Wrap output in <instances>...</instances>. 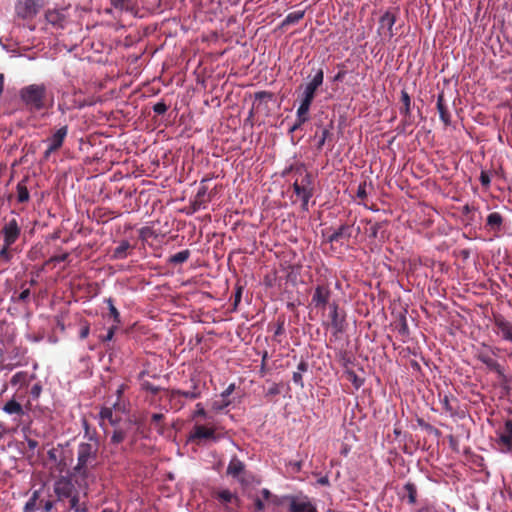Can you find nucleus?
<instances>
[{
  "label": "nucleus",
  "mask_w": 512,
  "mask_h": 512,
  "mask_svg": "<svg viewBox=\"0 0 512 512\" xmlns=\"http://www.w3.org/2000/svg\"><path fill=\"white\" fill-rule=\"evenodd\" d=\"M98 450L99 444L93 439L78 445L77 463L73 469L76 475L85 478L98 465Z\"/></svg>",
  "instance_id": "1"
},
{
  "label": "nucleus",
  "mask_w": 512,
  "mask_h": 512,
  "mask_svg": "<svg viewBox=\"0 0 512 512\" xmlns=\"http://www.w3.org/2000/svg\"><path fill=\"white\" fill-rule=\"evenodd\" d=\"M20 98L31 110L39 111L45 107L46 87L44 84H31L20 90Z\"/></svg>",
  "instance_id": "2"
},
{
  "label": "nucleus",
  "mask_w": 512,
  "mask_h": 512,
  "mask_svg": "<svg viewBox=\"0 0 512 512\" xmlns=\"http://www.w3.org/2000/svg\"><path fill=\"white\" fill-rule=\"evenodd\" d=\"M294 193L302 201V208L308 209V202L313 196L314 186L312 175L306 171L299 172V178L293 183Z\"/></svg>",
  "instance_id": "3"
},
{
  "label": "nucleus",
  "mask_w": 512,
  "mask_h": 512,
  "mask_svg": "<svg viewBox=\"0 0 512 512\" xmlns=\"http://www.w3.org/2000/svg\"><path fill=\"white\" fill-rule=\"evenodd\" d=\"M114 431L111 436V443L117 445L122 443L126 439L135 441L136 434V422L129 417L122 418L119 422L113 426Z\"/></svg>",
  "instance_id": "4"
},
{
  "label": "nucleus",
  "mask_w": 512,
  "mask_h": 512,
  "mask_svg": "<svg viewBox=\"0 0 512 512\" xmlns=\"http://www.w3.org/2000/svg\"><path fill=\"white\" fill-rule=\"evenodd\" d=\"M13 216L6 219L1 229L4 243L6 246H12L20 236L21 227L18 221V215L12 212Z\"/></svg>",
  "instance_id": "5"
},
{
  "label": "nucleus",
  "mask_w": 512,
  "mask_h": 512,
  "mask_svg": "<svg viewBox=\"0 0 512 512\" xmlns=\"http://www.w3.org/2000/svg\"><path fill=\"white\" fill-rule=\"evenodd\" d=\"M53 489L57 501L59 502L72 497L73 494L78 491L72 479L69 477H60L55 481Z\"/></svg>",
  "instance_id": "6"
},
{
  "label": "nucleus",
  "mask_w": 512,
  "mask_h": 512,
  "mask_svg": "<svg viewBox=\"0 0 512 512\" xmlns=\"http://www.w3.org/2000/svg\"><path fill=\"white\" fill-rule=\"evenodd\" d=\"M396 22V17L393 13L387 11L385 12L379 20L378 34L381 37L382 41L388 42L390 41L394 33V25Z\"/></svg>",
  "instance_id": "7"
},
{
  "label": "nucleus",
  "mask_w": 512,
  "mask_h": 512,
  "mask_svg": "<svg viewBox=\"0 0 512 512\" xmlns=\"http://www.w3.org/2000/svg\"><path fill=\"white\" fill-rule=\"evenodd\" d=\"M496 443L500 452L509 453L512 451V420H506L501 430L496 432Z\"/></svg>",
  "instance_id": "8"
},
{
  "label": "nucleus",
  "mask_w": 512,
  "mask_h": 512,
  "mask_svg": "<svg viewBox=\"0 0 512 512\" xmlns=\"http://www.w3.org/2000/svg\"><path fill=\"white\" fill-rule=\"evenodd\" d=\"M68 127L63 126L59 128L48 140V147L44 152V159H48L50 155L60 149L63 145V142L67 136Z\"/></svg>",
  "instance_id": "9"
},
{
  "label": "nucleus",
  "mask_w": 512,
  "mask_h": 512,
  "mask_svg": "<svg viewBox=\"0 0 512 512\" xmlns=\"http://www.w3.org/2000/svg\"><path fill=\"white\" fill-rule=\"evenodd\" d=\"M123 411L119 403H114L113 407H104L100 411L101 425L104 427L106 422L111 426L116 425L122 417L118 416V412Z\"/></svg>",
  "instance_id": "10"
},
{
  "label": "nucleus",
  "mask_w": 512,
  "mask_h": 512,
  "mask_svg": "<svg viewBox=\"0 0 512 512\" xmlns=\"http://www.w3.org/2000/svg\"><path fill=\"white\" fill-rule=\"evenodd\" d=\"M331 290L327 285H318L313 293L311 304L316 308H325L329 304Z\"/></svg>",
  "instance_id": "11"
},
{
  "label": "nucleus",
  "mask_w": 512,
  "mask_h": 512,
  "mask_svg": "<svg viewBox=\"0 0 512 512\" xmlns=\"http://www.w3.org/2000/svg\"><path fill=\"white\" fill-rule=\"evenodd\" d=\"M477 358L486 365V367L497 373L500 377L504 376L503 367L495 360L493 354L488 350L479 351Z\"/></svg>",
  "instance_id": "12"
},
{
  "label": "nucleus",
  "mask_w": 512,
  "mask_h": 512,
  "mask_svg": "<svg viewBox=\"0 0 512 512\" xmlns=\"http://www.w3.org/2000/svg\"><path fill=\"white\" fill-rule=\"evenodd\" d=\"M190 440H212L217 441V436L215 435V429L213 427H206L203 425H195L193 431L189 437Z\"/></svg>",
  "instance_id": "13"
},
{
  "label": "nucleus",
  "mask_w": 512,
  "mask_h": 512,
  "mask_svg": "<svg viewBox=\"0 0 512 512\" xmlns=\"http://www.w3.org/2000/svg\"><path fill=\"white\" fill-rule=\"evenodd\" d=\"M324 73L322 69H317L313 78L309 83L306 84L303 97L314 99L315 92L323 83Z\"/></svg>",
  "instance_id": "14"
},
{
  "label": "nucleus",
  "mask_w": 512,
  "mask_h": 512,
  "mask_svg": "<svg viewBox=\"0 0 512 512\" xmlns=\"http://www.w3.org/2000/svg\"><path fill=\"white\" fill-rule=\"evenodd\" d=\"M496 332L509 342H512V323L502 316L495 317Z\"/></svg>",
  "instance_id": "15"
},
{
  "label": "nucleus",
  "mask_w": 512,
  "mask_h": 512,
  "mask_svg": "<svg viewBox=\"0 0 512 512\" xmlns=\"http://www.w3.org/2000/svg\"><path fill=\"white\" fill-rule=\"evenodd\" d=\"M260 493H261V497L257 496L253 499L254 506L257 511L264 510V507H265L264 501H267L268 503H272L274 505L280 504V501L277 498V496L272 495L268 489L264 488L261 490Z\"/></svg>",
  "instance_id": "16"
},
{
  "label": "nucleus",
  "mask_w": 512,
  "mask_h": 512,
  "mask_svg": "<svg viewBox=\"0 0 512 512\" xmlns=\"http://www.w3.org/2000/svg\"><path fill=\"white\" fill-rule=\"evenodd\" d=\"M36 4L34 0H21L17 5V13L22 17H28L36 14Z\"/></svg>",
  "instance_id": "17"
},
{
  "label": "nucleus",
  "mask_w": 512,
  "mask_h": 512,
  "mask_svg": "<svg viewBox=\"0 0 512 512\" xmlns=\"http://www.w3.org/2000/svg\"><path fill=\"white\" fill-rule=\"evenodd\" d=\"M290 512H317L315 506L307 500H292Z\"/></svg>",
  "instance_id": "18"
},
{
  "label": "nucleus",
  "mask_w": 512,
  "mask_h": 512,
  "mask_svg": "<svg viewBox=\"0 0 512 512\" xmlns=\"http://www.w3.org/2000/svg\"><path fill=\"white\" fill-rule=\"evenodd\" d=\"M312 99L303 97L301 100V103L297 109V118L299 120V124H304L306 121H308V113L309 109L312 103Z\"/></svg>",
  "instance_id": "19"
},
{
  "label": "nucleus",
  "mask_w": 512,
  "mask_h": 512,
  "mask_svg": "<svg viewBox=\"0 0 512 512\" xmlns=\"http://www.w3.org/2000/svg\"><path fill=\"white\" fill-rule=\"evenodd\" d=\"M330 308V318H331V326L334 328L335 332L343 331V319L339 317L338 314V306L336 303L329 304Z\"/></svg>",
  "instance_id": "20"
},
{
  "label": "nucleus",
  "mask_w": 512,
  "mask_h": 512,
  "mask_svg": "<svg viewBox=\"0 0 512 512\" xmlns=\"http://www.w3.org/2000/svg\"><path fill=\"white\" fill-rule=\"evenodd\" d=\"M235 390V385L230 384L222 393H221V402L215 401L213 403V409L215 410H221L225 407H227L230 404V401L227 399Z\"/></svg>",
  "instance_id": "21"
},
{
  "label": "nucleus",
  "mask_w": 512,
  "mask_h": 512,
  "mask_svg": "<svg viewBox=\"0 0 512 512\" xmlns=\"http://www.w3.org/2000/svg\"><path fill=\"white\" fill-rule=\"evenodd\" d=\"M3 411L9 415H19L22 416L24 414L23 408L20 403L16 400L11 399L3 406Z\"/></svg>",
  "instance_id": "22"
},
{
  "label": "nucleus",
  "mask_w": 512,
  "mask_h": 512,
  "mask_svg": "<svg viewBox=\"0 0 512 512\" xmlns=\"http://www.w3.org/2000/svg\"><path fill=\"white\" fill-rule=\"evenodd\" d=\"M437 109L440 115V119L443 121L445 125L450 124V114L447 110V107L444 104V96L442 94L437 97Z\"/></svg>",
  "instance_id": "23"
},
{
  "label": "nucleus",
  "mask_w": 512,
  "mask_h": 512,
  "mask_svg": "<svg viewBox=\"0 0 512 512\" xmlns=\"http://www.w3.org/2000/svg\"><path fill=\"white\" fill-rule=\"evenodd\" d=\"M244 470V464L236 457L231 459L227 467V474L238 477Z\"/></svg>",
  "instance_id": "24"
},
{
  "label": "nucleus",
  "mask_w": 512,
  "mask_h": 512,
  "mask_svg": "<svg viewBox=\"0 0 512 512\" xmlns=\"http://www.w3.org/2000/svg\"><path fill=\"white\" fill-rule=\"evenodd\" d=\"M70 509L74 512H88L85 503H80L79 491L75 492L72 497H69Z\"/></svg>",
  "instance_id": "25"
},
{
  "label": "nucleus",
  "mask_w": 512,
  "mask_h": 512,
  "mask_svg": "<svg viewBox=\"0 0 512 512\" xmlns=\"http://www.w3.org/2000/svg\"><path fill=\"white\" fill-rule=\"evenodd\" d=\"M205 181H206V179H203L201 181V185L196 194L194 204L197 205L198 207L204 206L208 201V199H207L208 188H207V186L204 185Z\"/></svg>",
  "instance_id": "26"
},
{
  "label": "nucleus",
  "mask_w": 512,
  "mask_h": 512,
  "mask_svg": "<svg viewBox=\"0 0 512 512\" xmlns=\"http://www.w3.org/2000/svg\"><path fill=\"white\" fill-rule=\"evenodd\" d=\"M40 498V491H33L30 499L26 502L24 506V512H35L38 509L37 500Z\"/></svg>",
  "instance_id": "27"
},
{
  "label": "nucleus",
  "mask_w": 512,
  "mask_h": 512,
  "mask_svg": "<svg viewBox=\"0 0 512 512\" xmlns=\"http://www.w3.org/2000/svg\"><path fill=\"white\" fill-rule=\"evenodd\" d=\"M16 190H17V200H18V202L24 203V202H27L29 200V198H30L29 191H28L24 181H20L17 184Z\"/></svg>",
  "instance_id": "28"
},
{
  "label": "nucleus",
  "mask_w": 512,
  "mask_h": 512,
  "mask_svg": "<svg viewBox=\"0 0 512 512\" xmlns=\"http://www.w3.org/2000/svg\"><path fill=\"white\" fill-rule=\"evenodd\" d=\"M130 248L128 241H122L113 251V258L124 259L127 256V250Z\"/></svg>",
  "instance_id": "29"
},
{
  "label": "nucleus",
  "mask_w": 512,
  "mask_h": 512,
  "mask_svg": "<svg viewBox=\"0 0 512 512\" xmlns=\"http://www.w3.org/2000/svg\"><path fill=\"white\" fill-rule=\"evenodd\" d=\"M304 14H305V12L303 10H298V11L289 13L285 17V19L283 21V25H291V24L298 23L304 17Z\"/></svg>",
  "instance_id": "30"
},
{
  "label": "nucleus",
  "mask_w": 512,
  "mask_h": 512,
  "mask_svg": "<svg viewBox=\"0 0 512 512\" xmlns=\"http://www.w3.org/2000/svg\"><path fill=\"white\" fill-rule=\"evenodd\" d=\"M503 218L498 212H492L487 217V225L492 229H499Z\"/></svg>",
  "instance_id": "31"
},
{
  "label": "nucleus",
  "mask_w": 512,
  "mask_h": 512,
  "mask_svg": "<svg viewBox=\"0 0 512 512\" xmlns=\"http://www.w3.org/2000/svg\"><path fill=\"white\" fill-rule=\"evenodd\" d=\"M349 226L347 225H341L337 230H335L330 236H329V242H336L340 240L343 236H349Z\"/></svg>",
  "instance_id": "32"
},
{
  "label": "nucleus",
  "mask_w": 512,
  "mask_h": 512,
  "mask_svg": "<svg viewBox=\"0 0 512 512\" xmlns=\"http://www.w3.org/2000/svg\"><path fill=\"white\" fill-rule=\"evenodd\" d=\"M401 101L403 103V107L400 109V113L403 114L404 116H408L410 114L411 109V99L409 94L405 90L401 92Z\"/></svg>",
  "instance_id": "33"
},
{
  "label": "nucleus",
  "mask_w": 512,
  "mask_h": 512,
  "mask_svg": "<svg viewBox=\"0 0 512 512\" xmlns=\"http://www.w3.org/2000/svg\"><path fill=\"white\" fill-rule=\"evenodd\" d=\"M106 303L108 305L109 314L113 318V321H114L115 325H119L120 322H121L120 313L117 310V308L115 307V305L113 303V300L111 298H108L106 300Z\"/></svg>",
  "instance_id": "34"
},
{
  "label": "nucleus",
  "mask_w": 512,
  "mask_h": 512,
  "mask_svg": "<svg viewBox=\"0 0 512 512\" xmlns=\"http://www.w3.org/2000/svg\"><path fill=\"white\" fill-rule=\"evenodd\" d=\"M404 489L407 492L408 502L410 504H415L416 503V497H417L416 486L413 483L408 482V483H406L404 485Z\"/></svg>",
  "instance_id": "35"
},
{
  "label": "nucleus",
  "mask_w": 512,
  "mask_h": 512,
  "mask_svg": "<svg viewBox=\"0 0 512 512\" xmlns=\"http://www.w3.org/2000/svg\"><path fill=\"white\" fill-rule=\"evenodd\" d=\"M11 246H6L4 243L3 247L0 249V265L7 264L12 259V250Z\"/></svg>",
  "instance_id": "36"
},
{
  "label": "nucleus",
  "mask_w": 512,
  "mask_h": 512,
  "mask_svg": "<svg viewBox=\"0 0 512 512\" xmlns=\"http://www.w3.org/2000/svg\"><path fill=\"white\" fill-rule=\"evenodd\" d=\"M190 256L189 250H182L170 257V262L175 264H181L188 260Z\"/></svg>",
  "instance_id": "37"
},
{
  "label": "nucleus",
  "mask_w": 512,
  "mask_h": 512,
  "mask_svg": "<svg viewBox=\"0 0 512 512\" xmlns=\"http://www.w3.org/2000/svg\"><path fill=\"white\" fill-rule=\"evenodd\" d=\"M218 498L223 503H229L232 502L233 499H236V496L229 490H222L218 493Z\"/></svg>",
  "instance_id": "38"
},
{
  "label": "nucleus",
  "mask_w": 512,
  "mask_h": 512,
  "mask_svg": "<svg viewBox=\"0 0 512 512\" xmlns=\"http://www.w3.org/2000/svg\"><path fill=\"white\" fill-rule=\"evenodd\" d=\"M172 393H173V395H181V396H183L185 398H189V399H197L200 396V393L196 390H193V391L176 390V391H173Z\"/></svg>",
  "instance_id": "39"
},
{
  "label": "nucleus",
  "mask_w": 512,
  "mask_h": 512,
  "mask_svg": "<svg viewBox=\"0 0 512 512\" xmlns=\"http://www.w3.org/2000/svg\"><path fill=\"white\" fill-rule=\"evenodd\" d=\"M61 18H62L61 14L56 11H49L46 14L47 21L52 23L53 25L59 24L61 21Z\"/></svg>",
  "instance_id": "40"
},
{
  "label": "nucleus",
  "mask_w": 512,
  "mask_h": 512,
  "mask_svg": "<svg viewBox=\"0 0 512 512\" xmlns=\"http://www.w3.org/2000/svg\"><path fill=\"white\" fill-rule=\"evenodd\" d=\"M167 109L168 107L164 102H158L153 106V111L158 115L164 114Z\"/></svg>",
  "instance_id": "41"
},
{
  "label": "nucleus",
  "mask_w": 512,
  "mask_h": 512,
  "mask_svg": "<svg viewBox=\"0 0 512 512\" xmlns=\"http://www.w3.org/2000/svg\"><path fill=\"white\" fill-rule=\"evenodd\" d=\"M37 504H38V506L43 505V509L45 512L51 511L54 507V501H52V500L43 501V500L38 499Z\"/></svg>",
  "instance_id": "42"
},
{
  "label": "nucleus",
  "mask_w": 512,
  "mask_h": 512,
  "mask_svg": "<svg viewBox=\"0 0 512 512\" xmlns=\"http://www.w3.org/2000/svg\"><path fill=\"white\" fill-rule=\"evenodd\" d=\"M348 378L356 388H359L363 383V381L354 372H348Z\"/></svg>",
  "instance_id": "43"
},
{
  "label": "nucleus",
  "mask_w": 512,
  "mask_h": 512,
  "mask_svg": "<svg viewBox=\"0 0 512 512\" xmlns=\"http://www.w3.org/2000/svg\"><path fill=\"white\" fill-rule=\"evenodd\" d=\"M89 333H90V326L87 322H84L83 325L81 326L79 336L81 339H85L88 337Z\"/></svg>",
  "instance_id": "44"
},
{
  "label": "nucleus",
  "mask_w": 512,
  "mask_h": 512,
  "mask_svg": "<svg viewBox=\"0 0 512 512\" xmlns=\"http://www.w3.org/2000/svg\"><path fill=\"white\" fill-rule=\"evenodd\" d=\"M330 135V132L328 129L324 128L321 132V136L319 138V141H318V148H322L323 145L325 144V141L327 139V137Z\"/></svg>",
  "instance_id": "45"
},
{
  "label": "nucleus",
  "mask_w": 512,
  "mask_h": 512,
  "mask_svg": "<svg viewBox=\"0 0 512 512\" xmlns=\"http://www.w3.org/2000/svg\"><path fill=\"white\" fill-rule=\"evenodd\" d=\"M292 379H293L294 383L299 385L301 388L304 386L303 379H302V373L297 372V371L294 372Z\"/></svg>",
  "instance_id": "46"
},
{
  "label": "nucleus",
  "mask_w": 512,
  "mask_h": 512,
  "mask_svg": "<svg viewBox=\"0 0 512 512\" xmlns=\"http://www.w3.org/2000/svg\"><path fill=\"white\" fill-rule=\"evenodd\" d=\"M117 326H118V325H113V326H111V327L109 328V330H108V332H107L106 336H105L102 340H103V341H110V340H112V339H113V336H114V334H115V331H116V329H117Z\"/></svg>",
  "instance_id": "47"
},
{
  "label": "nucleus",
  "mask_w": 512,
  "mask_h": 512,
  "mask_svg": "<svg viewBox=\"0 0 512 512\" xmlns=\"http://www.w3.org/2000/svg\"><path fill=\"white\" fill-rule=\"evenodd\" d=\"M41 391H42V387L41 385L39 384H35L32 388H31V395L33 398H38L41 394Z\"/></svg>",
  "instance_id": "48"
},
{
  "label": "nucleus",
  "mask_w": 512,
  "mask_h": 512,
  "mask_svg": "<svg viewBox=\"0 0 512 512\" xmlns=\"http://www.w3.org/2000/svg\"><path fill=\"white\" fill-rule=\"evenodd\" d=\"M24 376H25V374L23 372L16 373L11 378V384L16 385L17 383H19L21 381V379L24 378Z\"/></svg>",
  "instance_id": "49"
},
{
  "label": "nucleus",
  "mask_w": 512,
  "mask_h": 512,
  "mask_svg": "<svg viewBox=\"0 0 512 512\" xmlns=\"http://www.w3.org/2000/svg\"><path fill=\"white\" fill-rule=\"evenodd\" d=\"M480 181L483 186H488L490 184V177L486 173L482 172L480 175Z\"/></svg>",
  "instance_id": "50"
},
{
  "label": "nucleus",
  "mask_w": 512,
  "mask_h": 512,
  "mask_svg": "<svg viewBox=\"0 0 512 512\" xmlns=\"http://www.w3.org/2000/svg\"><path fill=\"white\" fill-rule=\"evenodd\" d=\"M442 404H443L444 408L446 409V411L453 413V407L450 405V401L447 396H445L443 398Z\"/></svg>",
  "instance_id": "51"
},
{
  "label": "nucleus",
  "mask_w": 512,
  "mask_h": 512,
  "mask_svg": "<svg viewBox=\"0 0 512 512\" xmlns=\"http://www.w3.org/2000/svg\"><path fill=\"white\" fill-rule=\"evenodd\" d=\"M357 196H358V198H361V199L366 197L365 185H359L358 190H357Z\"/></svg>",
  "instance_id": "52"
},
{
  "label": "nucleus",
  "mask_w": 512,
  "mask_h": 512,
  "mask_svg": "<svg viewBox=\"0 0 512 512\" xmlns=\"http://www.w3.org/2000/svg\"><path fill=\"white\" fill-rule=\"evenodd\" d=\"M307 369H308V365L304 361H301L297 366V370H298L297 372H300V373L307 371Z\"/></svg>",
  "instance_id": "53"
},
{
  "label": "nucleus",
  "mask_w": 512,
  "mask_h": 512,
  "mask_svg": "<svg viewBox=\"0 0 512 512\" xmlns=\"http://www.w3.org/2000/svg\"><path fill=\"white\" fill-rule=\"evenodd\" d=\"M29 296H30V290L29 289H25V290H23L20 293L19 300L25 301Z\"/></svg>",
  "instance_id": "54"
},
{
  "label": "nucleus",
  "mask_w": 512,
  "mask_h": 512,
  "mask_svg": "<svg viewBox=\"0 0 512 512\" xmlns=\"http://www.w3.org/2000/svg\"><path fill=\"white\" fill-rule=\"evenodd\" d=\"M68 255L67 254H62V255H59V256H55L53 258H51V261L53 262H63L67 259Z\"/></svg>",
  "instance_id": "55"
},
{
  "label": "nucleus",
  "mask_w": 512,
  "mask_h": 512,
  "mask_svg": "<svg viewBox=\"0 0 512 512\" xmlns=\"http://www.w3.org/2000/svg\"><path fill=\"white\" fill-rule=\"evenodd\" d=\"M195 415L196 416H201V417H205L206 416V412H205L204 408L200 407V404L197 405V410L195 412Z\"/></svg>",
  "instance_id": "56"
},
{
  "label": "nucleus",
  "mask_w": 512,
  "mask_h": 512,
  "mask_svg": "<svg viewBox=\"0 0 512 512\" xmlns=\"http://www.w3.org/2000/svg\"><path fill=\"white\" fill-rule=\"evenodd\" d=\"M163 419V414H160V413H155L152 415V421L153 422H160L161 420Z\"/></svg>",
  "instance_id": "57"
},
{
  "label": "nucleus",
  "mask_w": 512,
  "mask_h": 512,
  "mask_svg": "<svg viewBox=\"0 0 512 512\" xmlns=\"http://www.w3.org/2000/svg\"><path fill=\"white\" fill-rule=\"evenodd\" d=\"M4 89V75L0 73V96L2 95Z\"/></svg>",
  "instance_id": "58"
},
{
  "label": "nucleus",
  "mask_w": 512,
  "mask_h": 512,
  "mask_svg": "<svg viewBox=\"0 0 512 512\" xmlns=\"http://www.w3.org/2000/svg\"><path fill=\"white\" fill-rule=\"evenodd\" d=\"M278 392H279V389H278V387L276 385L271 387L269 389V391H268V393L271 394V395L277 394Z\"/></svg>",
  "instance_id": "59"
},
{
  "label": "nucleus",
  "mask_w": 512,
  "mask_h": 512,
  "mask_svg": "<svg viewBox=\"0 0 512 512\" xmlns=\"http://www.w3.org/2000/svg\"><path fill=\"white\" fill-rule=\"evenodd\" d=\"M302 124H299V120H296V123L290 128V132H294L296 129H298Z\"/></svg>",
  "instance_id": "60"
},
{
  "label": "nucleus",
  "mask_w": 512,
  "mask_h": 512,
  "mask_svg": "<svg viewBox=\"0 0 512 512\" xmlns=\"http://www.w3.org/2000/svg\"><path fill=\"white\" fill-rule=\"evenodd\" d=\"M123 390H124V385L119 386V388L116 391L118 397L121 396V394L123 393Z\"/></svg>",
  "instance_id": "61"
},
{
  "label": "nucleus",
  "mask_w": 512,
  "mask_h": 512,
  "mask_svg": "<svg viewBox=\"0 0 512 512\" xmlns=\"http://www.w3.org/2000/svg\"><path fill=\"white\" fill-rule=\"evenodd\" d=\"M470 211H471V208H470V206H469V205H465V206L463 207V212H464V213H466V214H467V213H469Z\"/></svg>",
  "instance_id": "62"
},
{
  "label": "nucleus",
  "mask_w": 512,
  "mask_h": 512,
  "mask_svg": "<svg viewBox=\"0 0 512 512\" xmlns=\"http://www.w3.org/2000/svg\"><path fill=\"white\" fill-rule=\"evenodd\" d=\"M344 76V73L343 72H339L336 76H335V80H341Z\"/></svg>",
  "instance_id": "63"
},
{
  "label": "nucleus",
  "mask_w": 512,
  "mask_h": 512,
  "mask_svg": "<svg viewBox=\"0 0 512 512\" xmlns=\"http://www.w3.org/2000/svg\"><path fill=\"white\" fill-rule=\"evenodd\" d=\"M36 446V442L35 441H29V447L31 448H34Z\"/></svg>",
  "instance_id": "64"
}]
</instances>
